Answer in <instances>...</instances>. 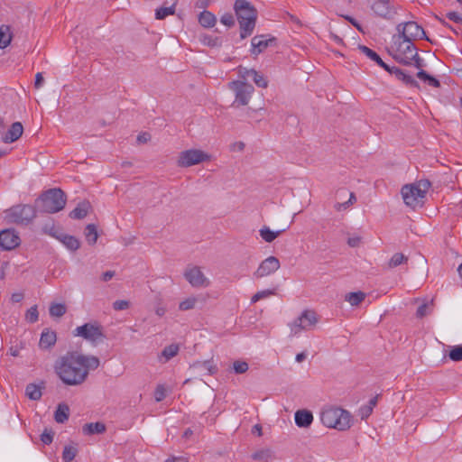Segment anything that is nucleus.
I'll list each match as a JSON object with an SVG mask.
<instances>
[{
    "label": "nucleus",
    "mask_w": 462,
    "mask_h": 462,
    "mask_svg": "<svg viewBox=\"0 0 462 462\" xmlns=\"http://www.w3.org/2000/svg\"><path fill=\"white\" fill-rule=\"evenodd\" d=\"M150 134L147 133H142L137 136V142L140 143H146L150 140Z\"/></svg>",
    "instance_id": "nucleus-63"
},
{
    "label": "nucleus",
    "mask_w": 462,
    "mask_h": 462,
    "mask_svg": "<svg viewBox=\"0 0 462 462\" xmlns=\"http://www.w3.org/2000/svg\"><path fill=\"white\" fill-rule=\"evenodd\" d=\"M395 49L392 53L393 58L399 63L403 65H411L415 56H417V48L412 41L406 39H398L394 42Z\"/></svg>",
    "instance_id": "nucleus-6"
},
{
    "label": "nucleus",
    "mask_w": 462,
    "mask_h": 462,
    "mask_svg": "<svg viewBox=\"0 0 462 462\" xmlns=\"http://www.w3.org/2000/svg\"><path fill=\"white\" fill-rule=\"evenodd\" d=\"M349 206H351V204L348 201H346L344 203H337L335 205V208L339 211L341 209H346Z\"/></svg>",
    "instance_id": "nucleus-64"
},
{
    "label": "nucleus",
    "mask_w": 462,
    "mask_h": 462,
    "mask_svg": "<svg viewBox=\"0 0 462 462\" xmlns=\"http://www.w3.org/2000/svg\"><path fill=\"white\" fill-rule=\"evenodd\" d=\"M344 19L348 21L353 26H355L359 32H364L363 27L361 24L352 16L350 15H341Z\"/></svg>",
    "instance_id": "nucleus-56"
},
{
    "label": "nucleus",
    "mask_w": 462,
    "mask_h": 462,
    "mask_svg": "<svg viewBox=\"0 0 462 462\" xmlns=\"http://www.w3.org/2000/svg\"><path fill=\"white\" fill-rule=\"evenodd\" d=\"M372 412L373 411H371V406L364 405L358 410V415L362 420L367 419L372 414Z\"/></svg>",
    "instance_id": "nucleus-53"
},
{
    "label": "nucleus",
    "mask_w": 462,
    "mask_h": 462,
    "mask_svg": "<svg viewBox=\"0 0 462 462\" xmlns=\"http://www.w3.org/2000/svg\"><path fill=\"white\" fill-rule=\"evenodd\" d=\"M43 386L35 383H29L25 388V395L32 401H38L42 398Z\"/></svg>",
    "instance_id": "nucleus-30"
},
{
    "label": "nucleus",
    "mask_w": 462,
    "mask_h": 462,
    "mask_svg": "<svg viewBox=\"0 0 462 462\" xmlns=\"http://www.w3.org/2000/svg\"><path fill=\"white\" fill-rule=\"evenodd\" d=\"M229 88L236 94V99L233 106H246L254 91V87L244 81H232L229 83Z\"/></svg>",
    "instance_id": "nucleus-9"
},
{
    "label": "nucleus",
    "mask_w": 462,
    "mask_h": 462,
    "mask_svg": "<svg viewBox=\"0 0 462 462\" xmlns=\"http://www.w3.org/2000/svg\"><path fill=\"white\" fill-rule=\"evenodd\" d=\"M411 186H415L416 194L418 197L425 198V195L429 189L430 188V182L428 180H421L414 184H411Z\"/></svg>",
    "instance_id": "nucleus-39"
},
{
    "label": "nucleus",
    "mask_w": 462,
    "mask_h": 462,
    "mask_svg": "<svg viewBox=\"0 0 462 462\" xmlns=\"http://www.w3.org/2000/svg\"><path fill=\"white\" fill-rule=\"evenodd\" d=\"M256 293L259 296V299L261 300L263 299H265V298H268V297L273 295L274 291L273 290H264V291H260Z\"/></svg>",
    "instance_id": "nucleus-60"
},
{
    "label": "nucleus",
    "mask_w": 462,
    "mask_h": 462,
    "mask_svg": "<svg viewBox=\"0 0 462 462\" xmlns=\"http://www.w3.org/2000/svg\"><path fill=\"white\" fill-rule=\"evenodd\" d=\"M416 189L415 186L410 185H404L402 189V195L404 203L412 208H415L418 206H420L422 204V197H418L416 194Z\"/></svg>",
    "instance_id": "nucleus-17"
},
{
    "label": "nucleus",
    "mask_w": 462,
    "mask_h": 462,
    "mask_svg": "<svg viewBox=\"0 0 462 462\" xmlns=\"http://www.w3.org/2000/svg\"><path fill=\"white\" fill-rule=\"evenodd\" d=\"M43 82H44V79H43L42 74L41 72H38L35 75L34 87L36 88H40L43 85Z\"/></svg>",
    "instance_id": "nucleus-59"
},
{
    "label": "nucleus",
    "mask_w": 462,
    "mask_h": 462,
    "mask_svg": "<svg viewBox=\"0 0 462 462\" xmlns=\"http://www.w3.org/2000/svg\"><path fill=\"white\" fill-rule=\"evenodd\" d=\"M391 75H393L398 80L402 81L409 88H414L417 89L420 88V86L417 80L413 79L406 70L397 67H390L389 69H385Z\"/></svg>",
    "instance_id": "nucleus-16"
},
{
    "label": "nucleus",
    "mask_w": 462,
    "mask_h": 462,
    "mask_svg": "<svg viewBox=\"0 0 462 462\" xmlns=\"http://www.w3.org/2000/svg\"><path fill=\"white\" fill-rule=\"evenodd\" d=\"M448 358L454 362L462 361V346H453L448 355Z\"/></svg>",
    "instance_id": "nucleus-46"
},
{
    "label": "nucleus",
    "mask_w": 462,
    "mask_h": 462,
    "mask_svg": "<svg viewBox=\"0 0 462 462\" xmlns=\"http://www.w3.org/2000/svg\"><path fill=\"white\" fill-rule=\"evenodd\" d=\"M42 232L56 238L57 240H59L60 235L61 234L54 225H45L42 227Z\"/></svg>",
    "instance_id": "nucleus-48"
},
{
    "label": "nucleus",
    "mask_w": 462,
    "mask_h": 462,
    "mask_svg": "<svg viewBox=\"0 0 462 462\" xmlns=\"http://www.w3.org/2000/svg\"><path fill=\"white\" fill-rule=\"evenodd\" d=\"M279 268V259L275 256H269L260 263L254 275L256 278H263L275 273Z\"/></svg>",
    "instance_id": "nucleus-14"
},
{
    "label": "nucleus",
    "mask_w": 462,
    "mask_h": 462,
    "mask_svg": "<svg viewBox=\"0 0 462 462\" xmlns=\"http://www.w3.org/2000/svg\"><path fill=\"white\" fill-rule=\"evenodd\" d=\"M36 208L28 204L15 205L5 211V217L9 223L27 226L35 218Z\"/></svg>",
    "instance_id": "nucleus-5"
},
{
    "label": "nucleus",
    "mask_w": 462,
    "mask_h": 462,
    "mask_svg": "<svg viewBox=\"0 0 462 462\" xmlns=\"http://www.w3.org/2000/svg\"><path fill=\"white\" fill-rule=\"evenodd\" d=\"M209 160L210 156L205 152L198 149H190L180 153L177 163L180 167L187 168Z\"/></svg>",
    "instance_id": "nucleus-10"
},
{
    "label": "nucleus",
    "mask_w": 462,
    "mask_h": 462,
    "mask_svg": "<svg viewBox=\"0 0 462 462\" xmlns=\"http://www.w3.org/2000/svg\"><path fill=\"white\" fill-rule=\"evenodd\" d=\"M184 277L193 287H207L209 284L208 280L198 266L188 268L184 273Z\"/></svg>",
    "instance_id": "nucleus-15"
},
{
    "label": "nucleus",
    "mask_w": 462,
    "mask_h": 462,
    "mask_svg": "<svg viewBox=\"0 0 462 462\" xmlns=\"http://www.w3.org/2000/svg\"><path fill=\"white\" fill-rule=\"evenodd\" d=\"M196 301H197L196 298L186 299L185 300H183L180 303L179 309L180 310H191L195 307Z\"/></svg>",
    "instance_id": "nucleus-49"
},
{
    "label": "nucleus",
    "mask_w": 462,
    "mask_h": 462,
    "mask_svg": "<svg viewBox=\"0 0 462 462\" xmlns=\"http://www.w3.org/2000/svg\"><path fill=\"white\" fill-rule=\"evenodd\" d=\"M115 271H106L102 274L101 279L103 282H108L115 276Z\"/></svg>",
    "instance_id": "nucleus-62"
},
{
    "label": "nucleus",
    "mask_w": 462,
    "mask_h": 462,
    "mask_svg": "<svg viewBox=\"0 0 462 462\" xmlns=\"http://www.w3.org/2000/svg\"><path fill=\"white\" fill-rule=\"evenodd\" d=\"M447 17L457 23L462 24V15L458 14L457 12H449L447 14Z\"/></svg>",
    "instance_id": "nucleus-55"
},
{
    "label": "nucleus",
    "mask_w": 462,
    "mask_h": 462,
    "mask_svg": "<svg viewBox=\"0 0 462 462\" xmlns=\"http://www.w3.org/2000/svg\"><path fill=\"white\" fill-rule=\"evenodd\" d=\"M412 64L420 70L426 65L424 60L420 58L418 53L417 56L414 57Z\"/></svg>",
    "instance_id": "nucleus-57"
},
{
    "label": "nucleus",
    "mask_w": 462,
    "mask_h": 462,
    "mask_svg": "<svg viewBox=\"0 0 462 462\" xmlns=\"http://www.w3.org/2000/svg\"><path fill=\"white\" fill-rule=\"evenodd\" d=\"M78 449L72 446H65L62 452V459L65 462L72 461L77 456Z\"/></svg>",
    "instance_id": "nucleus-45"
},
{
    "label": "nucleus",
    "mask_w": 462,
    "mask_h": 462,
    "mask_svg": "<svg viewBox=\"0 0 462 462\" xmlns=\"http://www.w3.org/2000/svg\"><path fill=\"white\" fill-rule=\"evenodd\" d=\"M357 49L360 51L361 53L365 55L368 59L374 60L378 66L383 68L384 70L389 69V65L386 64L381 57L372 49L368 48L365 45L359 44L357 46Z\"/></svg>",
    "instance_id": "nucleus-22"
},
{
    "label": "nucleus",
    "mask_w": 462,
    "mask_h": 462,
    "mask_svg": "<svg viewBox=\"0 0 462 462\" xmlns=\"http://www.w3.org/2000/svg\"><path fill=\"white\" fill-rule=\"evenodd\" d=\"M21 244L18 233L14 229H5L0 232V248L5 251H11Z\"/></svg>",
    "instance_id": "nucleus-13"
},
{
    "label": "nucleus",
    "mask_w": 462,
    "mask_h": 462,
    "mask_svg": "<svg viewBox=\"0 0 462 462\" xmlns=\"http://www.w3.org/2000/svg\"><path fill=\"white\" fill-rule=\"evenodd\" d=\"M69 408L66 403H60L54 412V420L58 423H64L69 420Z\"/></svg>",
    "instance_id": "nucleus-28"
},
{
    "label": "nucleus",
    "mask_w": 462,
    "mask_h": 462,
    "mask_svg": "<svg viewBox=\"0 0 462 462\" xmlns=\"http://www.w3.org/2000/svg\"><path fill=\"white\" fill-rule=\"evenodd\" d=\"M250 73L252 75V79L254 80V82L255 83L256 86H258L259 88H267L268 81L263 77V74H260L258 71H256L254 69H251Z\"/></svg>",
    "instance_id": "nucleus-43"
},
{
    "label": "nucleus",
    "mask_w": 462,
    "mask_h": 462,
    "mask_svg": "<svg viewBox=\"0 0 462 462\" xmlns=\"http://www.w3.org/2000/svg\"><path fill=\"white\" fill-rule=\"evenodd\" d=\"M23 297H24L23 293H22V292H14L11 296V300L14 303H18V302L23 300Z\"/></svg>",
    "instance_id": "nucleus-61"
},
{
    "label": "nucleus",
    "mask_w": 462,
    "mask_h": 462,
    "mask_svg": "<svg viewBox=\"0 0 462 462\" xmlns=\"http://www.w3.org/2000/svg\"><path fill=\"white\" fill-rule=\"evenodd\" d=\"M232 369L235 374H242L248 371L249 365H248V363L244 360H236L233 363Z\"/></svg>",
    "instance_id": "nucleus-44"
},
{
    "label": "nucleus",
    "mask_w": 462,
    "mask_h": 462,
    "mask_svg": "<svg viewBox=\"0 0 462 462\" xmlns=\"http://www.w3.org/2000/svg\"><path fill=\"white\" fill-rule=\"evenodd\" d=\"M90 208V204L88 201H82L69 213V217L73 219L84 218Z\"/></svg>",
    "instance_id": "nucleus-26"
},
{
    "label": "nucleus",
    "mask_w": 462,
    "mask_h": 462,
    "mask_svg": "<svg viewBox=\"0 0 462 462\" xmlns=\"http://www.w3.org/2000/svg\"><path fill=\"white\" fill-rule=\"evenodd\" d=\"M234 9L240 25V37L245 39L251 35L257 17V12L246 0H236Z\"/></svg>",
    "instance_id": "nucleus-2"
},
{
    "label": "nucleus",
    "mask_w": 462,
    "mask_h": 462,
    "mask_svg": "<svg viewBox=\"0 0 462 462\" xmlns=\"http://www.w3.org/2000/svg\"><path fill=\"white\" fill-rule=\"evenodd\" d=\"M175 6L176 4H173L170 7H159L155 10V18L157 20H163L169 15H173L175 14Z\"/></svg>",
    "instance_id": "nucleus-40"
},
{
    "label": "nucleus",
    "mask_w": 462,
    "mask_h": 462,
    "mask_svg": "<svg viewBox=\"0 0 462 462\" xmlns=\"http://www.w3.org/2000/svg\"><path fill=\"white\" fill-rule=\"evenodd\" d=\"M128 307H129V301L124 300H118L113 303V308L116 310H124L128 309Z\"/></svg>",
    "instance_id": "nucleus-54"
},
{
    "label": "nucleus",
    "mask_w": 462,
    "mask_h": 462,
    "mask_svg": "<svg viewBox=\"0 0 462 462\" xmlns=\"http://www.w3.org/2000/svg\"><path fill=\"white\" fill-rule=\"evenodd\" d=\"M59 241L61 242L70 251H77L80 246V242L79 239L70 235L60 234Z\"/></svg>",
    "instance_id": "nucleus-27"
},
{
    "label": "nucleus",
    "mask_w": 462,
    "mask_h": 462,
    "mask_svg": "<svg viewBox=\"0 0 462 462\" xmlns=\"http://www.w3.org/2000/svg\"><path fill=\"white\" fill-rule=\"evenodd\" d=\"M106 431V425L103 422L86 423L82 427V432L85 435L102 434Z\"/></svg>",
    "instance_id": "nucleus-25"
},
{
    "label": "nucleus",
    "mask_w": 462,
    "mask_h": 462,
    "mask_svg": "<svg viewBox=\"0 0 462 462\" xmlns=\"http://www.w3.org/2000/svg\"><path fill=\"white\" fill-rule=\"evenodd\" d=\"M371 9L376 16L384 20H392L397 14V7L391 0H374Z\"/></svg>",
    "instance_id": "nucleus-12"
},
{
    "label": "nucleus",
    "mask_w": 462,
    "mask_h": 462,
    "mask_svg": "<svg viewBox=\"0 0 462 462\" xmlns=\"http://www.w3.org/2000/svg\"><path fill=\"white\" fill-rule=\"evenodd\" d=\"M220 22L227 27H231L235 24L234 16L232 14L229 13L223 14L220 18Z\"/></svg>",
    "instance_id": "nucleus-51"
},
{
    "label": "nucleus",
    "mask_w": 462,
    "mask_h": 462,
    "mask_svg": "<svg viewBox=\"0 0 462 462\" xmlns=\"http://www.w3.org/2000/svg\"><path fill=\"white\" fill-rule=\"evenodd\" d=\"M252 458L260 462H270L275 458L274 452L270 448H261L252 454Z\"/></svg>",
    "instance_id": "nucleus-24"
},
{
    "label": "nucleus",
    "mask_w": 462,
    "mask_h": 462,
    "mask_svg": "<svg viewBox=\"0 0 462 462\" xmlns=\"http://www.w3.org/2000/svg\"><path fill=\"white\" fill-rule=\"evenodd\" d=\"M67 202V196L58 188L44 191L36 200L35 207L42 212L57 213L62 210Z\"/></svg>",
    "instance_id": "nucleus-3"
},
{
    "label": "nucleus",
    "mask_w": 462,
    "mask_h": 462,
    "mask_svg": "<svg viewBox=\"0 0 462 462\" xmlns=\"http://www.w3.org/2000/svg\"><path fill=\"white\" fill-rule=\"evenodd\" d=\"M320 420L324 426L338 430H346L351 427V414L347 411L330 407L322 411Z\"/></svg>",
    "instance_id": "nucleus-4"
},
{
    "label": "nucleus",
    "mask_w": 462,
    "mask_h": 462,
    "mask_svg": "<svg viewBox=\"0 0 462 462\" xmlns=\"http://www.w3.org/2000/svg\"><path fill=\"white\" fill-rule=\"evenodd\" d=\"M199 22L203 27L210 28L215 25L217 19L212 13L208 11H203L199 15Z\"/></svg>",
    "instance_id": "nucleus-32"
},
{
    "label": "nucleus",
    "mask_w": 462,
    "mask_h": 462,
    "mask_svg": "<svg viewBox=\"0 0 462 462\" xmlns=\"http://www.w3.org/2000/svg\"><path fill=\"white\" fill-rule=\"evenodd\" d=\"M57 341L56 332L49 328H45L41 335L39 346L41 348L49 349L55 345Z\"/></svg>",
    "instance_id": "nucleus-21"
},
{
    "label": "nucleus",
    "mask_w": 462,
    "mask_h": 462,
    "mask_svg": "<svg viewBox=\"0 0 462 462\" xmlns=\"http://www.w3.org/2000/svg\"><path fill=\"white\" fill-rule=\"evenodd\" d=\"M365 299V293L363 291L349 292L345 296V300L352 306H358Z\"/></svg>",
    "instance_id": "nucleus-37"
},
{
    "label": "nucleus",
    "mask_w": 462,
    "mask_h": 462,
    "mask_svg": "<svg viewBox=\"0 0 462 462\" xmlns=\"http://www.w3.org/2000/svg\"><path fill=\"white\" fill-rule=\"evenodd\" d=\"M179 351L180 346L178 344H171L162 349L161 354L158 356V361L162 364H165L176 356Z\"/></svg>",
    "instance_id": "nucleus-23"
},
{
    "label": "nucleus",
    "mask_w": 462,
    "mask_h": 462,
    "mask_svg": "<svg viewBox=\"0 0 462 462\" xmlns=\"http://www.w3.org/2000/svg\"><path fill=\"white\" fill-rule=\"evenodd\" d=\"M38 318H39V312L37 310V306L34 305L27 310V312L25 314V319L30 323H35L38 320Z\"/></svg>",
    "instance_id": "nucleus-47"
},
{
    "label": "nucleus",
    "mask_w": 462,
    "mask_h": 462,
    "mask_svg": "<svg viewBox=\"0 0 462 462\" xmlns=\"http://www.w3.org/2000/svg\"><path fill=\"white\" fill-rule=\"evenodd\" d=\"M285 231V229L278 230V231H273L270 229L269 226H263L260 230L259 234L260 236L267 243H272L281 234H282Z\"/></svg>",
    "instance_id": "nucleus-29"
},
{
    "label": "nucleus",
    "mask_w": 462,
    "mask_h": 462,
    "mask_svg": "<svg viewBox=\"0 0 462 462\" xmlns=\"http://www.w3.org/2000/svg\"><path fill=\"white\" fill-rule=\"evenodd\" d=\"M192 367L207 370L208 374L210 375H213V374H217V367L212 360H206L203 362L194 363Z\"/></svg>",
    "instance_id": "nucleus-34"
},
{
    "label": "nucleus",
    "mask_w": 462,
    "mask_h": 462,
    "mask_svg": "<svg viewBox=\"0 0 462 462\" xmlns=\"http://www.w3.org/2000/svg\"><path fill=\"white\" fill-rule=\"evenodd\" d=\"M276 38L271 37L269 39H265L264 35H256L253 37L251 41L252 50L251 52L254 55H258L262 53L268 46L275 43Z\"/></svg>",
    "instance_id": "nucleus-18"
},
{
    "label": "nucleus",
    "mask_w": 462,
    "mask_h": 462,
    "mask_svg": "<svg viewBox=\"0 0 462 462\" xmlns=\"http://www.w3.org/2000/svg\"><path fill=\"white\" fill-rule=\"evenodd\" d=\"M49 312L53 318H60L67 312V307L63 303H52L50 306Z\"/></svg>",
    "instance_id": "nucleus-38"
},
{
    "label": "nucleus",
    "mask_w": 462,
    "mask_h": 462,
    "mask_svg": "<svg viewBox=\"0 0 462 462\" xmlns=\"http://www.w3.org/2000/svg\"><path fill=\"white\" fill-rule=\"evenodd\" d=\"M360 242H361V238L359 236H353V237H349L347 239V245L350 247H356V246H358Z\"/></svg>",
    "instance_id": "nucleus-58"
},
{
    "label": "nucleus",
    "mask_w": 462,
    "mask_h": 462,
    "mask_svg": "<svg viewBox=\"0 0 462 462\" xmlns=\"http://www.w3.org/2000/svg\"><path fill=\"white\" fill-rule=\"evenodd\" d=\"M166 397L165 388L163 385H158L155 389L154 398L156 402H162Z\"/></svg>",
    "instance_id": "nucleus-52"
},
{
    "label": "nucleus",
    "mask_w": 462,
    "mask_h": 462,
    "mask_svg": "<svg viewBox=\"0 0 462 462\" xmlns=\"http://www.w3.org/2000/svg\"><path fill=\"white\" fill-rule=\"evenodd\" d=\"M416 77L422 80L423 82L427 83L429 86L434 87V88H439L440 82L438 79L435 77L430 75L425 70L420 69L417 72Z\"/></svg>",
    "instance_id": "nucleus-33"
},
{
    "label": "nucleus",
    "mask_w": 462,
    "mask_h": 462,
    "mask_svg": "<svg viewBox=\"0 0 462 462\" xmlns=\"http://www.w3.org/2000/svg\"><path fill=\"white\" fill-rule=\"evenodd\" d=\"M408 257L402 253H395L388 262L389 268H395L401 264L406 263Z\"/></svg>",
    "instance_id": "nucleus-41"
},
{
    "label": "nucleus",
    "mask_w": 462,
    "mask_h": 462,
    "mask_svg": "<svg viewBox=\"0 0 462 462\" xmlns=\"http://www.w3.org/2000/svg\"><path fill=\"white\" fill-rule=\"evenodd\" d=\"M53 436L54 432L51 430L45 429L41 435V441L45 445H49L52 442Z\"/></svg>",
    "instance_id": "nucleus-50"
},
{
    "label": "nucleus",
    "mask_w": 462,
    "mask_h": 462,
    "mask_svg": "<svg viewBox=\"0 0 462 462\" xmlns=\"http://www.w3.org/2000/svg\"><path fill=\"white\" fill-rule=\"evenodd\" d=\"M199 40L204 45L209 47H219L222 45V39L220 37L210 34H201Z\"/></svg>",
    "instance_id": "nucleus-35"
},
{
    "label": "nucleus",
    "mask_w": 462,
    "mask_h": 462,
    "mask_svg": "<svg viewBox=\"0 0 462 462\" xmlns=\"http://www.w3.org/2000/svg\"><path fill=\"white\" fill-rule=\"evenodd\" d=\"M294 420L299 428L307 429L313 422V414L309 410H298L294 414Z\"/></svg>",
    "instance_id": "nucleus-19"
},
{
    "label": "nucleus",
    "mask_w": 462,
    "mask_h": 462,
    "mask_svg": "<svg viewBox=\"0 0 462 462\" xmlns=\"http://www.w3.org/2000/svg\"><path fill=\"white\" fill-rule=\"evenodd\" d=\"M84 234L89 245H95L97 243L98 234L97 226L94 224L87 225Z\"/></svg>",
    "instance_id": "nucleus-36"
},
{
    "label": "nucleus",
    "mask_w": 462,
    "mask_h": 462,
    "mask_svg": "<svg viewBox=\"0 0 462 462\" xmlns=\"http://www.w3.org/2000/svg\"><path fill=\"white\" fill-rule=\"evenodd\" d=\"M99 365V358L95 356L68 352L57 360L55 371L65 384L76 386L82 384L89 371L97 369Z\"/></svg>",
    "instance_id": "nucleus-1"
},
{
    "label": "nucleus",
    "mask_w": 462,
    "mask_h": 462,
    "mask_svg": "<svg viewBox=\"0 0 462 462\" xmlns=\"http://www.w3.org/2000/svg\"><path fill=\"white\" fill-rule=\"evenodd\" d=\"M12 41V33L10 26L2 24L0 26V49L6 48Z\"/></svg>",
    "instance_id": "nucleus-31"
},
{
    "label": "nucleus",
    "mask_w": 462,
    "mask_h": 462,
    "mask_svg": "<svg viewBox=\"0 0 462 462\" xmlns=\"http://www.w3.org/2000/svg\"><path fill=\"white\" fill-rule=\"evenodd\" d=\"M318 319L314 311L305 310L290 324L291 336L298 335L301 330H307L317 323Z\"/></svg>",
    "instance_id": "nucleus-11"
},
{
    "label": "nucleus",
    "mask_w": 462,
    "mask_h": 462,
    "mask_svg": "<svg viewBox=\"0 0 462 462\" xmlns=\"http://www.w3.org/2000/svg\"><path fill=\"white\" fill-rule=\"evenodd\" d=\"M397 31L399 32L398 39H406V40H416V39H425L428 42H431L423 30V28L419 25L416 22H406L402 23L397 25Z\"/></svg>",
    "instance_id": "nucleus-8"
},
{
    "label": "nucleus",
    "mask_w": 462,
    "mask_h": 462,
    "mask_svg": "<svg viewBox=\"0 0 462 462\" xmlns=\"http://www.w3.org/2000/svg\"><path fill=\"white\" fill-rule=\"evenodd\" d=\"M73 335L75 337H81L94 345L102 342L105 338L103 328L97 321L85 323L82 326L77 327L73 331Z\"/></svg>",
    "instance_id": "nucleus-7"
},
{
    "label": "nucleus",
    "mask_w": 462,
    "mask_h": 462,
    "mask_svg": "<svg viewBox=\"0 0 462 462\" xmlns=\"http://www.w3.org/2000/svg\"><path fill=\"white\" fill-rule=\"evenodd\" d=\"M23 127L20 122H14L8 129L2 140L5 143H10L17 141L23 134Z\"/></svg>",
    "instance_id": "nucleus-20"
},
{
    "label": "nucleus",
    "mask_w": 462,
    "mask_h": 462,
    "mask_svg": "<svg viewBox=\"0 0 462 462\" xmlns=\"http://www.w3.org/2000/svg\"><path fill=\"white\" fill-rule=\"evenodd\" d=\"M433 310V300H431L429 302H424L419 308L416 311V317L418 319H422L426 317L427 315L430 314Z\"/></svg>",
    "instance_id": "nucleus-42"
}]
</instances>
